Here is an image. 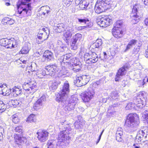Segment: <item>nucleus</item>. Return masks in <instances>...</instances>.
Returning <instances> with one entry per match:
<instances>
[{
    "label": "nucleus",
    "mask_w": 148,
    "mask_h": 148,
    "mask_svg": "<svg viewBox=\"0 0 148 148\" xmlns=\"http://www.w3.org/2000/svg\"><path fill=\"white\" fill-rule=\"evenodd\" d=\"M60 89L59 92L56 95V101L60 103L66 111L73 110L78 102V99L73 95L69 98L68 94L69 91V84L65 83Z\"/></svg>",
    "instance_id": "1"
},
{
    "label": "nucleus",
    "mask_w": 148,
    "mask_h": 148,
    "mask_svg": "<svg viewBox=\"0 0 148 148\" xmlns=\"http://www.w3.org/2000/svg\"><path fill=\"white\" fill-rule=\"evenodd\" d=\"M65 121L61 123L59 125L60 132L58 134V139L60 142L59 146H60L62 148H65L69 144V140L70 138L69 134H71L73 130L66 123Z\"/></svg>",
    "instance_id": "2"
},
{
    "label": "nucleus",
    "mask_w": 148,
    "mask_h": 148,
    "mask_svg": "<svg viewBox=\"0 0 148 148\" xmlns=\"http://www.w3.org/2000/svg\"><path fill=\"white\" fill-rule=\"evenodd\" d=\"M31 0H19L17 3L18 12L19 14L24 16L28 13L30 14L31 10L30 5Z\"/></svg>",
    "instance_id": "3"
},
{
    "label": "nucleus",
    "mask_w": 148,
    "mask_h": 148,
    "mask_svg": "<svg viewBox=\"0 0 148 148\" xmlns=\"http://www.w3.org/2000/svg\"><path fill=\"white\" fill-rule=\"evenodd\" d=\"M139 124V119L136 114L128 115L125 122L126 126L131 128L137 127Z\"/></svg>",
    "instance_id": "4"
},
{
    "label": "nucleus",
    "mask_w": 148,
    "mask_h": 148,
    "mask_svg": "<svg viewBox=\"0 0 148 148\" xmlns=\"http://www.w3.org/2000/svg\"><path fill=\"white\" fill-rule=\"evenodd\" d=\"M144 92H140L134 101V103L136 108L142 109L145 106L146 98Z\"/></svg>",
    "instance_id": "5"
},
{
    "label": "nucleus",
    "mask_w": 148,
    "mask_h": 148,
    "mask_svg": "<svg viewBox=\"0 0 148 148\" xmlns=\"http://www.w3.org/2000/svg\"><path fill=\"white\" fill-rule=\"evenodd\" d=\"M94 94V89L93 87H90L88 88L85 92L82 93L81 96L83 101L86 102L90 100L93 97Z\"/></svg>",
    "instance_id": "6"
},
{
    "label": "nucleus",
    "mask_w": 148,
    "mask_h": 148,
    "mask_svg": "<svg viewBox=\"0 0 148 148\" xmlns=\"http://www.w3.org/2000/svg\"><path fill=\"white\" fill-rule=\"evenodd\" d=\"M97 22L98 25L101 27H106L112 23V19L107 16L99 19Z\"/></svg>",
    "instance_id": "7"
},
{
    "label": "nucleus",
    "mask_w": 148,
    "mask_h": 148,
    "mask_svg": "<svg viewBox=\"0 0 148 148\" xmlns=\"http://www.w3.org/2000/svg\"><path fill=\"white\" fill-rule=\"evenodd\" d=\"M130 67L129 63H126L121 68H120L118 71L115 77L116 81H118L120 79V77L124 75L126 73L127 69Z\"/></svg>",
    "instance_id": "8"
},
{
    "label": "nucleus",
    "mask_w": 148,
    "mask_h": 148,
    "mask_svg": "<svg viewBox=\"0 0 148 148\" xmlns=\"http://www.w3.org/2000/svg\"><path fill=\"white\" fill-rule=\"evenodd\" d=\"M90 77L89 75H83L76 78L74 83L76 86L80 87L86 85L89 81Z\"/></svg>",
    "instance_id": "9"
},
{
    "label": "nucleus",
    "mask_w": 148,
    "mask_h": 148,
    "mask_svg": "<svg viewBox=\"0 0 148 148\" xmlns=\"http://www.w3.org/2000/svg\"><path fill=\"white\" fill-rule=\"evenodd\" d=\"M82 35L81 34L77 33L73 37L71 41V45L72 49L74 50L77 48V43L81 39Z\"/></svg>",
    "instance_id": "10"
},
{
    "label": "nucleus",
    "mask_w": 148,
    "mask_h": 148,
    "mask_svg": "<svg viewBox=\"0 0 148 148\" xmlns=\"http://www.w3.org/2000/svg\"><path fill=\"white\" fill-rule=\"evenodd\" d=\"M46 72L50 76L54 75L58 70L57 66L56 64L49 65L45 67Z\"/></svg>",
    "instance_id": "11"
},
{
    "label": "nucleus",
    "mask_w": 148,
    "mask_h": 148,
    "mask_svg": "<svg viewBox=\"0 0 148 148\" xmlns=\"http://www.w3.org/2000/svg\"><path fill=\"white\" fill-rule=\"evenodd\" d=\"M49 132L46 130H43L42 132H37L38 138L40 141L44 142L48 138Z\"/></svg>",
    "instance_id": "12"
},
{
    "label": "nucleus",
    "mask_w": 148,
    "mask_h": 148,
    "mask_svg": "<svg viewBox=\"0 0 148 148\" xmlns=\"http://www.w3.org/2000/svg\"><path fill=\"white\" fill-rule=\"evenodd\" d=\"M102 42L101 39H97L95 42L90 47V49L92 51L97 50L98 49H102L101 45Z\"/></svg>",
    "instance_id": "13"
},
{
    "label": "nucleus",
    "mask_w": 148,
    "mask_h": 148,
    "mask_svg": "<svg viewBox=\"0 0 148 148\" xmlns=\"http://www.w3.org/2000/svg\"><path fill=\"white\" fill-rule=\"evenodd\" d=\"M94 9L95 12L98 14H100L101 12H105L107 9L104 6L102 5L101 3L98 1V0L95 4Z\"/></svg>",
    "instance_id": "14"
},
{
    "label": "nucleus",
    "mask_w": 148,
    "mask_h": 148,
    "mask_svg": "<svg viewBox=\"0 0 148 148\" xmlns=\"http://www.w3.org/2000/svg\"><path fill=\"white\" fill-rule=\"evenodd\" d=\"M66 29V32L64 34V40H67L71 37L72 35L75 33V32L74 31V27H68Z\"/></svg>",
    "instance_id": "15"
},
{
    "label": "nucleus",
    "mask_w": 148,
    "mask_h": 148,
    "mask_svg": "<svg viewBox=\"0 0 148 148\" xmlns=\"http://www.w3.org/2000/svg\"><path fill=\"white\" fill-rule=\"evenodd\" d=\"M46 101V96L45 95H42L34 103V107L37 108V109L40 108L44 103Z\"/></svg>",
    "instance_id": "16"
},
{
    "label": "nucleus",
    "mask_w": 148,
    "mask_h": 148,
    "mask_svg": "<svg viewBox=\"0 0 148 148\" xmlns=\"http://www.w3.org/2000/svg\"><path fill=\"white\" fill-rule=\"evenodd\" d=\"M147 134H145V132L143 130H140L137 133L135 141L139 143L144 138H146L147 137Z\"/></svg>",
    "instance_id": "17"
},
{
    "label": "nucleus",
    "mask_w": 148,
    "mask_h": 148,
    "mask_svg": "<svg viewBox=\"0 0 148 148\" xmlns=\"http://www.w3.org/2000/svg\"><path fill=\"white\" fill-rule=\"evenodd\" d=\"M53 29L56 32L60 33L64 32L66 28L65 25L63 23H60L55 25Z\"/></svg>",
    "instance_id": "18"
},
{
    "label": "nucleus",
    "mask_w": 148,
    "mask_h": 148,
    "mask_svg": "<svg viewBox=\"0 0 148 148\" xmlns=\"http://www.w3.org/2000/svg\"><path fill=\"white\" fill-rule=\"evenodd\" d=\"M43 56L45 60L47 61H52L54 59L53 53L49 50L46 51L45 52Z\"/></svg>",
    "instance_id": "19"
},
{
    "label": "nucleus",
    "mask_w": 148,
    "mask_h": 148,
    "mask_svg": "<svg viewBox=\"0 0 148 148\" xmlns=\"http://www.w3.org/2000/svg\"><path fill=\"white\" fill-rule=\"evenodd\" d=\"M112 33L114 37L117 38H121L123 36V32L121 29L113 28Z\"/></svg>",
    "instance_id": "20"
},
{
    "label": "nucleus",
    "mask_w": 148,
    "mask_h": 148,
    "mask_svg": "<svg viewBox=\"0 0 148 148\" xmlns=\"http://www.w3.org/2000/svg\"><path fill=\"white\" fill-rule=\"evenodd\" d=\"M32 83V82L25 83L23 86V89L26 91H29L30 90H32L34 89L35 88L36 85Z\"/></svg>",
    "instance_id": "21"
},
{
    "label": "nucleus",
    "mask_w": 148,
    "mask_h": 148,
    "mask_svg": "<svg viewBox=\"0 0 148 148\" xmlns=\"http://www.w3.org/2000/svg\"><path fill=\"white\" fill-rule=\"evenodd\" d=\"M98 60V58L97 55L95 52L92 53L89 55V58H88L86 60L89 61L91 63H95Z\"/></svg>",
    "instance_id": "22"
},
{
    "label": "nucleus",
    "mask_w": 148,
    "mask_h": 148,
    "mask_svg": "<svg viewBox=\"0 0 148 148\" xmlns=\"http://www.w3.org/2000/svg\"><path fill=\"white\" fill-rule=\"evenodd\" d=\"M132 12L134 14V16L132 18V21L134 24H136L139 21V16L137 15L138 11L136 8L134 7L132 10Z\"/></svg>",
    "instance_id": "23"
},
{
    "label": "nucleus",
    "mask_w": 148,
    "mask_h": 148,
    "mask_svg": "<svg viewBox=\"0 0 148 148\" xmlns=\"http://www.w3.org/2000/svg\"><path fill=\"white\" fill-rule=\"evenodd\" d=\"M73 64H72V66L71 67V69L73 71L75 72L79 71L81 69L80 66H81V63L79 61L75 62H73Z\"/></svg>",
    "instance_id": "24"
},
{
    "label": "nucleus",
    "mask_w": 148,
    "mask_h": 148,
    "mask_svg": "<svg viewBox=\"0 0 148 148\" xmlns=\"http://www.w3.org/2000/svg\"><path fill=\"white\" fill-rule=\"evenodd\" d=\"M40 9L41 10H43L41 14L46 17L48 16L51 12L50 9L48 6H42L40 8Z\"/></svg>",
    "instance_id": "25"
},
{
    "label": "nucleus",
    "mask_w": 148,
    "mask_h": 148,
    "mask_svg": "<svg viewBox=\"0 0 148 148\" xmlns=\"http://www.w3.org/2000/svg\"><path fill=\"white\" fill-rule=\"evenodd\" d=\"M9 42H8V45L6 46L7 48H10L17 47L18 43L16 40L14 38H11L9 39Z\"/></svg>",
    "instance_id": "26"
},
{
    "label": "nucleus",
    "mask_w": 148,
    "mask_h": 148,
    "mask_svg": "<svg viewBox=\"0 0 148 148\" xmlns=\"http://www.w3.org/2000/svg\"><path fill=\"white\" fill-rule=\"evenodd\" d=\"M98 1L100 2L107 9L110 8V5L112 3L111 0H98Z\"/></svg>",
    "instance_id": "27"
},
{
    "label": "nucleus",
    "mask_w": 148,
    "mask_h": 148,
    "mask_svg": "<svg viewBox=\"0 0 148 148\" xmlns=\"http://www.w3.org/2000/svg\"><path fill=\"white\" fill-rule=\"evenodd\" d=\"M74 58L72 59V57H71L69 54H66L64 56L62 62L64 63H73Z\"/></svg>",
    "instance_id": "28"
},
{
    "label": "nucleus",
    "mask_w": 148,
    "mask_h": 148,
    "mask_svg": "<svg viewBox=\"0 0 148 148\" xmlns=\"http://www.w3.org/2000/svg\"><path fill=\"white\" fill-rule=\"evenodd\" d=\"M21 102L18 100H11L9 101V103L7 104H8V106L11 107L15 108L19 105H21Z\"/></svg>",
    "instance_id": "29"
},
{
    "label": "nucleus",
    "mask_w": 148,
    "mask_h": 148,
    "mask_svg": "<svg viewBox=\"0 0 148 148\" xmlns=\"http://www.w3.org/2000/svg\"><path fill=\"white\" fill-rule=\"evenodd\" d=\"M30 49V48L28 44L27 43H25L19 53L20 54H27L28 53Z\"/></svg>",
    "instance_id": "30"
},
{
    "label": "nucleus",
    "mask_w": 148,
    "mask_h": 148,
    "mask_svg": "<svg viewBox=\"0 0 148 148\" xmlns=\"http://www.w3.org/2000/svg\"><path fill=\"white\" fill-rule=\"evenodd\" d=\"M58 84H59V82H53L52 81H50L49 84V89L51 90H55L57 88Z\"/></svg>",
    "instance_id": "31"
},
{
    "label": "nucleus",
    "mask_w": 148,
    "mask_h": 148,
    "mask_svg": "<svg viewBox=\"0 0 148 148\" xmlns=\"http://www.w3.org/2000/svg\"><path fill=\"white\" fill-rule=\"evenodd\" d=\"M146 82H148V77L146 76L142 79L138 80L137 82V84L139 87H144L145 85L146 84Z\"/></svg>",
    "instance_id": "32"
},
{
    "label": "nucleus",
    "mask_w": 148,
    "mask_h": 148,
    "mask_svg": "<svg viewBox=\"0 0 148 148\" xmlns=\"http://www.w3.org/2000/svg\"><path fill=\"white\" fill-rule=\"evenodd\" d=\"M137 42V40L134 39H132L130 40L128 42L126 49L125 51L126 52L128 50L132 47L133 46L136 45Z\"/></svg>",
    "instance_id": "33"
},
{
    "label": "nucleus",
    "mask_w": 148,
    "mask_h": 148,
    "mask_svg": "<svg viewBox=\"0 0 148 148\" xmlns=\"http://www.w3.org/2000/svg\"><path fill=\"white\" fill-rule=\"evenodd\" d=\"M89 0H84L79 4V8L81 10H83L86 9L89 4Z\"/></svg>",
    "instance_id": "34"
},
{
    "label": "nucleus",
    "mask_w": 148,
    "mask_h": 148,
    "mask_svg": "<svg viewBox=\"0 0 148 148\" xmlns=\"http://www.w3.org/2000/svg\"><path fill=\"white\" fill-rule=\"evenodd\" d=\"M36 121L35 115L33 114H31L28 117L26 121L28 123L35 122Z\"/></svg>",
    "instance_id": "35"
},
{
    "label": "nucleus",
    "mask_w": 148,
    "mask_h": 148,
    "mask_svg": "<svg viewBox=\"0 0 148 148\" xmlns=\"http://www.w3.org/2000/svg\"><path fill=\"white\" fill-rule=\"evenodd\" d=\"M12 90V92H14L16 94V95H20L22 92L20 86H15Z\"/></svg>",
    "instance_id": "36"
},
{
    "label": "nucleus",
    "mask_w": 148,
    "mask_h": 148,
    "mask_svg": "<svg viewBox=\"0 0 148 148\" xmlns=\"http://www.w3.org/2000/svg\"><path fill=\"white\" fill-rule=\"evenodd\" d=\"M9 107L5 105L2 101H0V112H4L6 109L9 108Z\"/></svg>",
    "instance_id": "37"
},
{
    "label": "nucleus",
    "mask_w": 148,
    "mask_h": 148,
    "mask_svg": "<svg viewBox=\"0 0 148 148\" xmlns=\"http://www.w3.org/2000/svg\"><path fill=\"white\" fill-rule=\"evenodd\" d=\"M132 108H135V109H137L134 103H133L132 102H130L128 103L125 107L126 110L131 109Z\"/></svg>",
    "instance_id": "38"
},
{
    "label": "nucleus",
    "mask_w": 148,
    "mask_h": 148,
    "mask_svg": "<svg viewBox=\"0 0 148 148\" xmlns=\"http://www.w3.org/2000/svg\"><path fill=\"white\" fill-rule=\"evenodd\" d=\"M43 34L42 37L38 36V39L41 40L40 42H42L43 41L46 40L48 37V35L47 33H43Z\"/></svg>",
    "instance_id": "39"
},
{
    "label": "nucleus",
    "mask_w": 148,
    "mask_h": 148,
    "mask_svg": "<svg viewBox=\"0 0 148 148\" xmlns=\"http://www.w3.org/2000/svg\"><path fill=\"white\" fill-rule=\"evenodd\" d=\"M123 24V22L122 21H117L114 25V27L113 28L116 29L120 28L122 27Z\"/></svg>",
    "instance_id": "40"
},
{
    "label": "nucleus",
    "mask_w": 148,
    "mask_h": 148,
    "mask_svg": "<svg viewBox=\"0 0 148 148\" xmlns=\"http://www.w3.org/2000/svg\"><path fill=\"white\" fill-rule=\"evenodd\" d=\"M14 131L15 132L18 133L19 135L21 134L23 132L22 127L20 126L16 127Z\"/></svg>",
    "instance_id": "41"
},
{
    "label": "nucleus",
    "mask_w": 148,
    "mask_h": 148,
    "mask_svg": "<svg viewBox=\"0 0 148 148\" xmlns=\"http://www.w3.org/2000/svg\"><path fill=\"white\" fill-rule=\"evenodd\" d=\"M29 67L30 68L31 71L32 72L36 71L37 70V65L34 62L32 63Z\"/></svg>",
    "instance_id": "42"
},
{
    "label": "nucleus",
    "mask_w": 148,
    "mask_h": 148,
    "mask_svg": "<svg viewBox=\"0 0 148 148\" xmlns=\"http://www.w3.org/2000/svg\"><path fill=\"white\" fill-rule=\"evenodd\" d=\"M118 93L117 91H113L111 94L110 97L113 99H117L118 97Z\"/></svg>",
    "instance_id": "43"
},
{
    "label": "nucleus",
    "mask_w": 148,
    "mask_h": 148,
    "mask_svg": "<svg viewBox=\"0 0 148 148\" xmlns=\"http://www.w3.org/2000/svg\"><path fill=\"white\" fill-rule=\"evenodd\" d=\"M12 121L13 122L15 123H17L20 121V119L18 118V116L14 114L12 116Z\"/></svg>",
    "instance_id": "44"
},
{
    "label": "nucleus",
    "mask_w": 148,
    "mask_h": 148,
    "mask_svg": "<svg viewBox=\"0 0 148 148\" xmlns=\"http://www.w3.org/2000/svg\"><path fill=\"white\" fill-rule=\"evenodd\" d=\"M81 122H79L78 121H76L74 123L75 128L76 129H78L79 128H82L83 127V125L80 123Z\"/></svg>",
    "instance_id": "45"
},
{
    "label": "nucleus",
    "mask_w": 148,
    "mask_h": 148,
    "mask_svg": "<svg viewBox=\"0 0 148 148\" xmlns=\"http://www.w3.org/2000/svg\"><path fill=\"white\" fill-rule=\"evenodd\" d=\"M58 144L53 143V142H49L47 144V148H56Z\"/></svg>",
    "instance_id": "46"
},
{
    "label": "nucleus",
    "mask_w": 148,
    "mask_h": 148,
    "mask_svg": "<svg viewBox=\"0 0 148 148\" xmlns=\"http://www.w3.org/2000/svg\"><path fill=\"white\" fill-rule=\"evenodd\" d=\"M78 21L80 23H84L85 24H88L89 22V20L87 18H78Z\"/></svg>",
    "instance_id": "47"
},
{
    "label": "nucleus",
    "mask_w": 148,
    "mask_h": 148,
    "mask_svg": "<svg viewBox=\"0 0 148 148\" xmlns=\"http://www.w3.org/2000/svg\"><path fill=\"white\" fill-rule=\"evenodd\" d=\"M116 140L117 141L121 142L123 140V135L116 134Z\"/></svg>",
    "instance_id": "48"
},
{
    "label": "nucleus",
    "mask_w": 148,
    "mask_h": 148,
    "mask_svg": "<svg viewBox=\"0 0 148 148\" xmlns=\"http://www.w3.org/2000/svg\"><path fill=\"white\" fill-rule=\"evenodd\" d=\"M8 39L7 38H3L0 40V45L3 46L5 45V42H7Z\"/></svg>",
    "instance_id": "49"
},
{
    "label": "nucleus",
    "mask_w": 148,
    "mask_h": 148,
    "mask_svg": "<svg viewBox=\"0 0 148 148\" xmlns=\"http://www.w3.org/2000/svg\"><path fill=\"white\" fill-rule=\"evenodd\" d=\"M73 0H62L63 3L66 6H69L70 5Z\"/></svg>",
    "instance_id": "50"
},
{
    "label": "nucleus",
    "mask_w": 148,
    "mask_h": 148,
    "mask_svg": "<svg viewBox=\"0 0 148 148\" xmlns=\"http://www.w3.org/2000/svg\"><path fill=\"white\" fill-rule=\"evenodd\" d=\"M145 119L148 124V110H145L143 112Z\"/></svg>",
    "instance_id": "51"
},
{
    "label": "nucleus",
    "mask_w": 148,
    "mask_h": 148,
    "mask_svg": "<svg viewBox=\"0 0 148 148\" xmlns=\"http://www.w3.org/2000/svg\"><path fill=\"white\" fill-rule=\"evenodd\" d=\"M10 18L7 17L4 18L2 20V22L4 25L7 24Z\"/></svg>",
    "instance_id": "52"
},
{
    "label": "nucleus",
    "mask_w": 148,
    "mask_h": 148,
    "mask_svg": "<svg viewBox=\"0 0 148 148\" xmlns=\"http://www.w3.org/2000/svg\"><path fill=\"white\" fill-rule=\"evenodd\" d=\"M116 134H119V135H123V132H122V129L121 128L119 127L117 129Z\"/></svg>",
    "instance_id": "53"
},
{
    "label": "nucleus",
    "mask_w": 148,
    "mask_h": 148,
    "mask_svg": "<svg viewBox=\"0 0 148 148\" xmlns=\"http://www.w3.org/2000/svg\"><path fill=\"white\" fill-rule=\"evenodd\" d=\"M26 140L25 138L23 137H20L18 138V141L21 143H23Z\"/></svg>",
    "instance_id": "54"
},
{
    "label": "nucleus",
    "mask_w": 148,
    "mask_h": 148,
    "mask_svg": "<svg viewBox=\"0 0 148 148\" xmlns=\"http://www.w3.org/2000/svg\"><path fill=\"white\" fill-rule=\"evenodd\" d=\"M140 48V47L139 46H138L137 48H136L135 47H134L133 50V52L135 54L137 53L139 51Z\"/></svg>",
    "instance_id": "55"
},
{
    "label": "nucleus",
    "mask_w": 148,
    "mask_h": 148,
    "mask_svg": "<svg viewBox=\"0 0 148 148\" xmlns=\"http://www.w3.org/2000/svg\"><path fill=\"white\" fill-rule=\"evenodd\" d=\"M61 71L62 72V74L65 77L66 76V73H67L68 72V71L66 70L65 68H62Z\"/></svg>",
    "instance_id": "56"
},
{
    "label": "nucleus",
    "mask_w": 148,
    "mask_h": 148,
    "mask_svg": "<svg viewBox=\"0 0 148 148\" xmlns=\"http://www.w3.org/2000/svg\"><path fill=\"white\" fill-rule=\"evenodd\" d=\"M66 48V47L64 45H62L60 47L59 50L61 52H64Z\"/></svg>",
    "instance_id": "57"
},
{
    "label": "nucleus",
    "mask_w": 148,
    "mask_h": 148,
    "mask_svg": "<svg viewBox=\"0 0 148 148\" xmlns=\"http://www.w3.org/2000/svg\"><path fill=\"white\" fill-rule=\"evenodd\" d=\"M86 27V26H77L75 27V28H76L78 31H80L82 30L83 29H85Z\"/></svg>",
    "instance_id": "58"
},
{
    "label": "nucleus",
    "mask_w": 148,
    "mask_h": 148,
    "mask_svg": "<svg viewBox=\"0 0 148 148\" xmlns=\"http://www.w3.org/2000/svg\"><path fill=\"white\" fill-rule=\"evenodd\" d=\"M3 129L1 127H0V141L3 139V135L2 132L3 131Z\"/></svg>",
    "instance_id": "59"
},
{
    "label": "nucleus",
    "mask_w": 148,
    "mask_h": 148,
    "mask_svg": "<svg viewBox=\"0 0 148 148\" xmlns=\"http://www.w3.org/2000/svg\"><path fill=\"white\" fill-rule=\"evenodd\" d=\"M41 31H43V33H46L47 34H48V32H49V31L48 28L47 27H43L42 29H41Z\"/></svg>",
    "instance_id": "60"
},
{
    "label": "nucleus",
    "mask_w": 148,
    "mask_h": 148,
    "mask_svg": "<svg viewBox=\"0 0 148 148\" xmlns=\"http://www.w3.org/2000/svg\"><path fill=\"white\" fill-rule=\"evenodd\" d=\"M14 23V21L12 19L10 18V20H9L7 24L12 25Z\"/></svg>",
    "instance_id": "61"
},
{
    "label": "nucleus",
    "mask_w": 148,
    "mask_h": 148,
    "mask_svg": "<svg viewBox=\"0 0 148 148\" xmlns=\"http://www.w3.org/2000/svg\"><path fill=\"white\" fill-rule=\"evenodd\" d=\"M57 76L58 77H65V76L63 75L62 73V71L60 70V71L57 74Z\"/></svg>",
    "instance_id": "62"
},
{
    "label": "nucleus",
    "mask_w": 148,
    "mask_h": 148,
    "mask_svg": "<svg viewBox=\"0 0 148 148\" xmlns=\"http://www.w3.org/2000/svg\"><path fill=\"white\" fill-rule=\"evenodd\" d=\"M7 87L6 84H0V88H1V90L3 91V89L4 88H6Z\"/></svg>",
    "instance_id": "63"
},
{
    "label": "nucleus",
    "mask_w": 148,
    "mask_h": 148,
    "mask_svg": "<svg viewBox=\"0 0 148 148\" xmlns=\"http://www.w3.org/2000/svg\"><path fill=\"white\" fill-rule=\"evenodd\" d=\"M104 131V130H102V131L101 132L100 135H99V138L98 139V141H97V144L99 142V141L101 138V136L103 132Z\"/></svg>",
    "instance_id": "64"
}]
</instances>
